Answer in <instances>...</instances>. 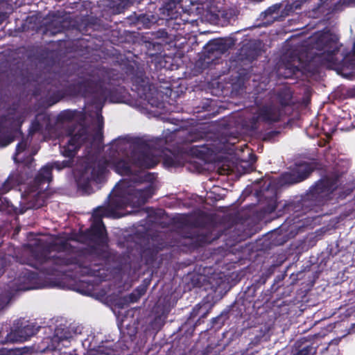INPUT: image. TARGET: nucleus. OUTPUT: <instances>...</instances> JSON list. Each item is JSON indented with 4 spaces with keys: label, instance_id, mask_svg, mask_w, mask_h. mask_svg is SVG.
<instances>
[{
    "label": "nucleus",
    "instance_id": "1",
    "mask_svg": "<svg viewBox=\"0 0 355 355\" xmlns=\"http://www.w3.org/2000/svg\"><path fill=\"white\" fill-rule=\"evenodd\" d=\"M49 94L50 98L45 103L46 105L51 106L62 98L76 100L79 96H84L85 105L83 112H68L65 114L67 117L78 119L85 123L89 122L92 127L86 128L81 125L73 134L63 146L62 153L64 157H72L77 149L84 144L86 148H90L94 143H99L101 140V130L103 125L101 109L105 101L110 103H128L129 99L122 95V90H51Z\"/></svg>",
    "mask_w": 355,
    "mask_h": 355
},
{
    "label": "nucleus",
    "instance_id": "2",
    "mask_svg": "<svg viewBox=\"0 0 355 355\" xmlns=\"http://www.w3.org/2000/svg\"><path fill=\"white\" fill-rule=\"evenodd\" d=\"M338 40L337 35L329 31L319 33L311 44L310 51L306 52L304 69L314 73L321 68H326L335 70L347 78L352 76L355 55L340 53Z\"/></svg>",
    "mask_w": 355,
    "mask_h": 355
},
{
    "label": "nucleus",
    "instance_id": "3",
    "mask_svg": "<svg viewBox=\"0 0 355 355\" xmlns=\"http://www.w3.org/2000/svg\"><path fill=\"white\" fill-rule=\"evenodd\" d=\"M126 182H120L113 189L109 196V205L96 208L92 215V224L90 228L91 234L102 243H105V229L102 222V217H119L116 209L123 208L130 205L139 207L144 204L153 196L150 186L140 189L130 188L125 191Z\"/></svg>",
    "mask_w": 355,
    "mask_h": 355
},
{
    "label": "nucleus",
    "instance_id": "4",
    "mask_svg": "<svg viewBox=\"0 0 355 355\" xmlns=\"http://www.w3.org/2000/svg\"><path fill=\"white\" fill-rule=\"evenodd\" d=\"M132 148V144L125 139H119L111 144L113 151L121 156L119 160L113 162L115 171L121 175H130L135 171L133 166L139 168H152L159 162L158 157L154 154L152 150L145 148L141 152H132L133 162H128L129 159L127 150Z\"/></svg>",
    "mask_w": 355,
    "mask_h": 355
},
{
    "label": "nucleus",
    "instance_id": "5",
    "mask_svg": "<svg viewBox=\"0 0 355 355\" xmlns=\"http://www.w3.org/2000/svg\"><path fill=\"white\" fill-rule=\"evenodd\" d=\"M128 0H101L96 6L91 8V15L83 17L77 24L78 31L84 35H90L91 31L105 28L103 19H109L112 15L120 13Z\"/></svg>",
    "mask_w": 355,
    "mask_h": 355
},
{
    "label": "nucleus",
    "instance_id": "6",
    "mask_svg": "<svg viewBox=\"0 0 355 355\" xmlns=\"http://www.w3.org/2000/svg\"><path fill=\"white\" fill-rule=\"evenodd\" d=\"M337 189L336 179L325 178L319 181L313 188L312 196L319 205L333 198Z\"/></svg>",
    "mask_w": 355,
    "mask_h": 355
},
{
    "label": "nucleus",
    "instance_id": "7",
    "mask_svg": "<svg viewBox=\"0 0 355 355\" xmlns=\"http://www.w3.org/2000/svg\"><path fill=\"white\" fill-rule=\"evenodd\" d=\"M302 53L297 55L295 53H290L282 59V62L278 67V75L285 78H292L300 72L299 65L302 62Z\"/></svg>",
    "mask_w": 355,
    "mask_h": 355
},
{
    "label": "nucleus",
    "instance_id": "8",
    "mask_svg": "<svg viewBox=\"0 0 355 355\" xmlns=\"http://www.w3.org/2000/svg\"><path fill=\"white\" fill-rule=\"evenodd\" d=\"M313 167L308 163L296 164L290 173H286L282 176V182L286 184H293L304 180L313 171Z\"/></svg>",
    "mask_w": 355,
    "mask_h": 355
},
{
    "label": "nucleus",
    "instance_id": "9",
    "mask_svg": "<svg viewBox=\"0 0 355 355\" xmlns=\"http://www.w3.org/2000/svg\"><path fill=\"white\" fill-rule=\"evenodd\" d=\"M70 159L64 160L62 162L58 161L48 163L41 168L35 179V182L38 186H40L44 183H49L52 179L51 170L53 168H56L58 171H60L66 167L70 166Z\"/></svg>",
    "mask_w": 355,
    "mask_h": 355
},
{
    "label": "nucleus",
    "instance_id": "10",
    "mask_svg": "<svg viewBox=\"0 0 355 355\" xmlns=\"http://www.w3.org/2000/svg\"><path fill=\"white\" fill-rule=\"evenodd\" d=\"M32 257L33 259V262H30L29 264L35 268H40L44 263L49 265L56 264V265H65L68 264V261L62 257L61 253L58 254L51 255L49 257H46V252H42L37 253L33 252Z\"/></svg>",
    "mask_w": 355,
    "mask_h": 355
},
{
    "label": "nucleus",
    "instance_id": "11",
    "mask_svg": "<svg viewBox=\"0 0 355 355\" xmlns=\"http://www.w3.org/2000/svg\"><path fill=\"white\" fill-rule=\"evenodd\" d=\"M159 19L158 15L153 11L148 10L145 12L137 14L135 12L134 16H130V20L132 24L138 27L150 28L153 25L155 24Z\"/></svg>",
    "mask_w": 355,
    "mask_h": 355
},
{
    "label": "nucleus",
    "instance_id": "12",
    "mask_svg": "<svg viewBox=\"0 0 355 355\" xmlns=\"http://www.w3.org/2000/svg\"><path fill=\"white\" fill-rule=\"evenodd\" d=\"M261 55L260 44L257 42L244 44L239 50L240 60L252 62Z\"/></svg>",
    "mask_w": 355,
    "mask_h": 355
},
{
    "label": "nucleus",
    "instance_id": "13",
    "mask_svg": "<svg viewBox=\"0 0 355 355\" xmlns=\"http://www.w3.org/2000/svg\"><path fill=\"white\" fill-rule=\"evenodd\" d=\"M234 43L232 39L218 38L210 41L207 46V51L208 53L218 52L224 53L230 49Z\"/></svg>",
    "mask_w": 355,
    "mask_h": 355
},
{
    "label": "nucleus",
    "instance_id": "14",
    "mask_svg": "<svg viewBox=\"0 0 355 355\" xmlns=\"http://www.w3.org/2000/svg\"><path fill=\"white\" fill-rule=\"evenodd\" d=\"M315 353L314 347L310 345L305 344L304 345H295V349L291 352L281 351L276 355H312Z\"/></svg>",
    "mask_w": 355,
    "mask_h": 355
},
{
    "label": "nucleus",
    "instance_id": "15",
    "mask_svg": "<svg viewBox=\"0 0 355 355\" xmlns=\"http://www.w3.org/2000/svg\"><path fill=\"white\" fill-rule=\"evenodd\" d=\"M279 118L278 110L274 106H266L259 111L258 119L266 121H275Z\"/></svg>",
    "mask_w": 355,
    "mask_h": 355
},
{
    "label": "nucleus",
    "instance_id": "16",
    "mask_svg": "<svg viewBox=\"0 0 355 355\" xmlns=\"http://www.w3.org/2000/svg\"><path fill=\"white\" fill-rule=\"evenodd\" d=\"M22 182L19 180V174L17 173H11L7 180L0 183V194H3L8 192L16 185L20 184Z\"/></svg>",
    "mask_w": 355,
    "mask_h": 355
},
{
    "label": "nucleus",
    "instance_id": "17",
    "mask_svg": "<svg viewBox=\"0 0 355 355\" xmlns=\"http://www.w3.org/2000/svg\"><path fill=\"white\" fill-rule=\"evenodd\" d=\"M37 331H38V327H36L33 324H28L27 325H25V326L22 327L21 328L19 329L16 331L15 334L17 336L16 340L20 341V342L24 341V340H27L28 338L35 335Z\"/></svg>",
    "mask_w": 355,
    "mask_h": 355
},
{
    "label": "nucleus",
    "instance_id": "18",
    "mask_svg": "<svg viewBox=\"0 0 355 355\" xmlns=\"http://www.w3.org/2000/svg\"><path fill=\"white\" fill-rule=\"evenodd\" d=\"M132 80L137 89H155L153 84L150 83L149 79L144 72L139 71L132 76Z\"/></svg>",
    "mask_w": 355,
    "mask_h": 355
},
{
    "label": "nucleus",
    "instance_id": "19",
    "mask_svg": "<svg viewBox=\"0 0 355 355\" xmlns=\"http://www.w3.org/2000/svg\"><path fill=\"white\" fill-rule=\"evenodd\" d=\"M282 7V3H275L262 12L261 13V17L263 20H267V21H273L279 17H281L279 15V12Z\"/></svg>",
    "mask_w": 355,
    "mask_h": 355
},
{
    "label": "nucleus",
    "instance_id": "20",
    "mask_svg": "<svg viewBox=\"0 0 355 355\" xmlns=\"http://www.w3.org/2000/svg\"><path fill=\"white\" fill-rule=\"evenodd\" d=\"M331 96L334 98L343 101L347 98L355 97V90H334L331 92Z\"/></svg>",
    "mask_w": 355,
    "mask_h": 355
},
{
    "label": "nucleus",
    "instance_id": "21",
    "mask_svg": "<svg viewBox=\"0 0 355 355\" xmlns=\"http://www.w3.org/2000/svg\"><path fill=\"white\" fill-rule=\"evenodd\" d=\"M232 12L225 10H218L216 13L214 14V19L217 21H223L224 23L230 22L232 18Z\"/></svg>",
    "mask_w": 355,
    "mask_h": 355
},
{
    "label": "nucleus",
    "instance_id": "22",
    "mask_svg": "<svg viewBox=\"0 0 355 355\" xmlns=\"http://www.w3.org/2000/svg\"><path fill=\"white\" fill-rule=\"evenodd\" d=\"M21 136V132L18 130H15L13 132L10 133L5 137H1L0 135V146H6L9 144L13 141L15 137H19Z\"/></svg>",
    "mask_w": 355,
    "mask_h": 355
},
{
    "label": "nucleus",
    "instance_id": "23",
    "mask_svg": "<svg viewBox=\"0 0 355 355\" xmlns=\"http://www.w3.org/2000/svg\"><path fill=\"white\" fill-rule=\"evenodd\" d=\"M26 146L27 141L24 140L18 144L17 146L16 153L14 156V159L15 162H24L25 164L28 163V161L24 160L22 157L20 156V154L25 150Z\"/></svg>",
    "mask_w": 355,
    "mask_h": 355
},
{
    "label": "nucleus",
    "instance_id": "24",
    "mask_svg": "<svg viewBox=\"0 0 355 355\" xmlns=\"http://www.w3.org/2000/svg\"><path fill=\"white\" fill-rule=\"evenodd\" d=\"M182 0H163V8L168 11V15H170V12H172L174 9L176 8L178 4L181 2Z\"/></svg>",
    "mask_w": 355,
    "mask_h": 355
},
{
    "label": "nucleus",
    "instance_id": "25",
    "mask_svg": "<svg viewBox=\"0 0 355 355\" xmlns=\"http://www.w3.org/2000/svg\"><path fill=\"white\" fill-rule=\"evenodd\" d=\"M13 10V8L11 3H10L7 0H0V11L10 15Z\"/></svg>",
    "mask_w": 355,
    "mask_h": 355
},
{
    "label": "nucleus",
    "instance_id": "26",
    "mask_svg": "<svg viewBox=\"0 0 355 355\" xmlns=\"http://www.w3.org/2000/svg\"><path fill=\"white\" fill-rule=\"evenodd\" d=\"M146 292L144 288H137L134 293L130 295V300L131 302H137V300L142 296Z\"/></svg>",
    "mask_w": 355,
    "mask_h": 355
},
{
    "label": "nucleus",
    "instance_id": "27",
    "mask_svg": "<svg viewBox=\"0 0 355 355\" xmlns=\"http://www.w3.org/2000/svg\"><path fill=\"white\" fill-rule=\"evenodd\" d=\"M291 12H294L291 4H286L284 8L281 12V17H286L290 15Z\"/></svg>",
    "mask_w": 355,
    "mask_h": 355
},
{
    "label": "nucleus",
    "instance_id": "28",
    "mask_svg": "<svg viewBox=\"0 0 355 355\" xmlns=\"http://www.w3.org/2000/svg\"><path fill=\"white\" fill-rule=\"evenodd\" d=\"M59 331H60L59 329H57L55 330V338H57L58 339V340H66L69 338V336H67L66 334L60 335Z\"/></svg>",
    "mask_w": 355,
    "mask_h": 355
},
{
    "label": "nucleus",
    "instance_id": "29",
    "mask_svg": "<svg viewBox=\"0 0 355 355\" xmlns=\"http://www.w3.org/2000/svg\"><path fill=\"white\" fill-rule=\"evenodd\" d=\"M302 2L301 1H295L293 3H291L293 11L295 12L297 10H299L301 8Z\"/></svg>",
    "mask_w": 355,
    "mask_h": 355
},
{
    "label": "nucleus",
    "instance_id": "30",
    "mask_svg": "<svg viewBox=\"0 0 355 355\" xmlns=\"http://www.w3.org/2000/svg\"><path fill=\"white\" fill-rule=\"evenodd\" d=\"M166 35H167V33L164 30L159 31L156 33V37H157V38L164 37L166 36Z\"/></svg>",
    "mask_w": 355,
    "mask_h": 355
},
{
    "label": "nucleus",
    "instance_id": "31",
    "mask_svg": "<svg viewBox=\"0 0 355 355\" xmlns=\"http://www.w3.org/2000/svg\"><path fill=\"white\" fill-rule=\"evenodd\" d=\"M8 15L5 14L0 11V24H1L3 21H5L8 17Z\"/></svg>",
    "mask_w": 355,
    "mask_h": 355
},
{
    "label": "nucleus",
    "instance_id": "32",
    "mask_svg": "<svg viewBox=\"0 0 355 355\" xmlns=\"http://www.w3.org/2000/svg\"><path fill=\"white\" fill-rule=\"evenodd\" d=\"M98 351L101 353L105 354L106 355H111L113 352L112 349H100Z\"/></svg>",
    "mask_w": 355,
    "mask_h": 355
},
{
    "label": "nucleus",
    "instance_id": "33",
    "mask_svg": "<svg viewBox=\"0 0 355 355\" xmlns=\"http://www.w3.org/2000/svg\"><path fill=\"white\" fill-rule=\"evenodd\" d=\"M150 44H152L155 49H156L157 51L161 50L162 48V45L159 42H154V43H150Z\"/></svg>",
    "mask_w": 355,
    "mask_h": 355
},
{
    "label": "nucleus",
    "instance_id": "34",
    "mask_svg": "<svg viewBox=\"0 0 355 355\" xmlns=\"http://www.w3.org/2000/svg\"><path fill=\"white\" fill-rule=\"evenodd\" d=\"M58 243H62V248H64L66 246H65V243H62V241H60V240L57 239L55 241V245H58Z\"/></svg>",
    "mask_w": 355,
    "mask_h": 355
},
{
    "label": "nucleus",
    "instance_id": "35",
    "mask_svg": "<svg viewBox=\"0 0 355 355\" xmlns=\"http://www.w3.org/2000/svg\"><path fill=\"white\" fill-rule=\"evenodd\" d=\"M97 89H103V87H102V86L100 85H99V87H98Z\"/></svg>",
    "mask_w": 355,
    "mask_h": 355
},
{
    "label": "nucleus",
    "instance_id": "36",
    "mask_svg": "<svg viewBox=\"0 0 355 355\" xmlns=\"http://www.w3.org/2000/svg\"><path fill=\"white\" fill-rule=\"evenodd\" d=\"M282 89H289V88L287 86H284V87Z\"/></svg>",
    "mask_w": 355,
    "mask_h": 355
},
{
    "label": "nucleus",
    "instance_id": "37",
    "mask_svg": "<svg viewBox=\"0 0 355 355\" xmlns=\"http://www.w3.org/2000/svg\"><path fill=\"white\" fill-rule=\"evenodd\" d=\"M349 216V214H345V215H344V217H347V216Z\"/></svg>",
    "mask_w": 355,
    "mask_h": 355
},
{
    "label": "nucleus",
    "instance_id": "38",
    "mask_svg": "<svg viewBox=\"0 0 355 355\" xmlns=\"http://www.w3.org/2000/svg\"><path fill=\"white\" fill-rule=\"evenodd\" d=\"M96 177L94 174L92 175V178L94 179Z\"/></svg>",
    "mask_w": 355,
    "mask_h": 355
},
{
    "label": "nucleus",
    "instance_id": "39",
    "mask_svg": "<svg viewBox=\"0 0 355 355\" xmlns=\"http://www.w3.org/2000/svg\"><path fill=\"white\" fill-rule=\"evenodd\" d=\"M165 89H171V87H165Z\"/></svg>",
    "mask_w": 355,
    "mask_h": 355
},
{
    "label": "nucleus",
    "instance_id": "40",
    "mask_svg": "<svg viewBox=\"0 0 355 355\" xmlns=\"http://www.w3.org/2000/svg\"><path fill=\"white\" fill-rule=\"evenodd\" d=\"M354 51L355 52V42H354Z\"/></svg>",
    "mask_w": 355,
    "mask_h": 355
},
{
    "label": "nucleus",
    "instance_id": "41",
    "mask_svg": "<svg viewBox=\"0 0 355 355\" xmlns=\"http://www.w3.org/2000/svg\"><path fill=\"white\" fill-rule=\"evenodd\" d=\"M349 194V192H347L345 196H348Z\"/></svg>",
    "mask_w": 355,
    "mask_h": 355
},
{
    "label": "nucleus",
    "instance_id": "42",
    "mask_svg": "<svg viewBox=\"0 0 355 355\" xmlns=\"http://www.w3.org/2000/svg\"><path fill=\"white\" fill-rule=\"evenodd\" d=\"M349 194V192H347L345 196H348Z\"/></svg>",
    "mask_w": 355,
    "mask_h": 355
},
{
    "label": "nucleus",
    "instance_id": "43",
    "mask_svg": "<svg viewBox=\"0 0 355 355\" xmlns=\"http://www.w3.org/2000/svg\"><path fill=\"white\" fill-rule=\"evenodd\" d=\"M349 194V192H347L345 196H348Z\"/></svg>",
    "mask_w": 355,
    "mask_h": 355
}]
</instances>
